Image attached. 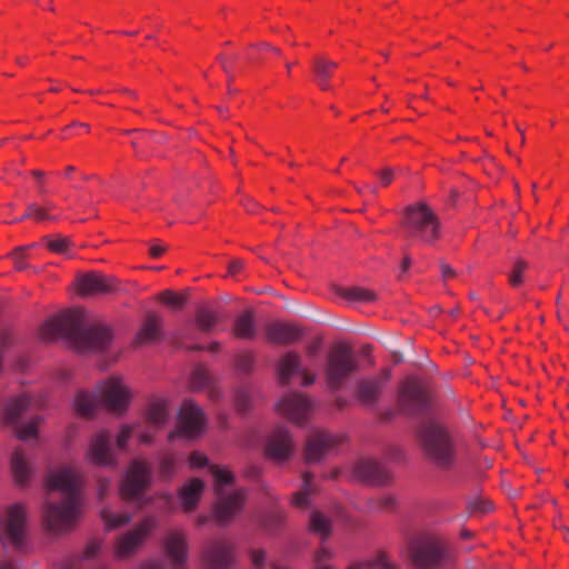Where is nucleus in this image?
Segmentation results:
<instances>
[{"instance_id":"nucleus-1","label":"nucleus","mask_w":569,"mask_h":569,"mask_svg":"<svg viewBox=\"0 0 569 569\" xmlns=\"http://www.w3.org/2000/svg\"><path fill=\"white\" fill-rule=\"evenodd\" d=\"M49 495L59 491L62 501L54 502L50 498L43 507V519L47 529L52 533L70 530L79 518L80 476L70 467H62L51 472L46 481Z\"/></svg>"},{"instance_id":"nucleus-2","label":"nucleus","mask_w":569,"mask_h":569,"mask_svg":"<svg viewBox=\"0 0 569 569\" xmlns=\"http://www.w3.org/2000/svg\"><path fill=\"white\" fill-rule=\"evenodd\" d=\"M41 337L47 341L64 339L80 352L104 350L112 341L111 330L101 323L86 325L81 310L68 311L46 321Z\"/></svg>"},{"instance_id":"nucleus-3","label":"nucleus","mask_w":569,"mask_h":569,"mask_svg":"<svg viewBox=\"0 0 569 569\" xmlns=\"http://www.w3.org/2000/svg\"><path fill=\"white\" fill-rule=\"evenodd\" d=\"M131 392L119 377H112L99 383L94 393L79 391L74 398V408L80 416L90 417L99 402L109 411L123 413L130 403Z\"/></svg>"},{"instance_id":"nucleus-4","label":"nucleus","mask_w":569,"mask_h":569,"mask_svg":"<svg viewBox=\"0 0 569 569\" xmlns=\"http://www.w3.org/2000/svg\"><path fill=\"white\" fill-rule=\"evenodd\" d=\"M419 439L427 459L437 468L450 470L457 463V448L449 431L440 423L426 422Z\"/></svg>"},{"instance_id":"nucleus-5","label":"nucleus","mask_w":569,"mask_h":569,"mask_svg":"<svg viewBox=\"0 0 569 569\" xmlns=\"http://www.w3.org/2000/svg\"><path fill=\"white\" fill-rule=\"evenodd\" d=\"M210 472L214 480V492L217 495L212 516L220 526H226L241 512L247 493L243 489L227 491L226 487L231 485L234 479L233 473L228 468L211 466Z\"/></svg>"},{"instance_id":"nucleus-6","label":"nucleus","mask_w":569,"mask_h":569,"mask_svg":"<svg viewBox=\"0 0 569 569\" xmlns=\"http://www.w3.org/2000/svg\"><path fill=\"white\" fill-rule=\"evenodd\" d=\"M402 226L411 238L425 243H431L440 236V221L425 202L406 208Z\"/></svg>"},{"instance_id":"nucleus-7","label":"nucleus","mask_w":569,"mask_h":569,"mask_svg":"<svg viewBox=\"0 0 569 569\" xmlns=\"http://www.w3.org/2000/svg\"><path fill=\"white\" fill-rule=\"evenodd\" d=\"M359 369V362L345 342L336 343L327 356L325 375L330 389L338 390Z\"/></svg>"},{"instance_id":"nucleus-8","label":"nucleus","mask_w":569,"mask_h":569,"mask_svg":"<svg viewBox=\"0 0 569 569\" xmlns=\"http://www.w3.org/2000/svg\"><path fill=\"white\" fill-rule=\"evenodd\" d=\"M152 483V468L143 460H133L120 485V496L126 501H136L142 508L150 501L143 498Z\"/></svg>"},{"instance_id":"nucleus-9","label":"nucleus","mask_w":569,"mask_h":569,"mask_svg":"<svg viewBox=\"0 0 569 569\" xmlns=\"http://www.w3.org/2000/svg\"><path fill=\"white\" fill-rule=\"evenodd\" d=\"M158 527L154 516H146L132 529L118 537L114 552L118 558H128L134 555L146 542L148 536Z\"/></svg>"},{"instance_id":"nucleus-10","label":"nucleus","mask_w":569,"mask_h":569,"mask_svg":"<svg viewBox=\"0 0 569 569\" xmlns=\"http://www.w3.org/2000/svg\"><path fill=\"white\" fill-rule=\"evenodd\" d=\"M206 418L202 409L192 400L183 401L178 416V430L169 433V440H173L180 435L187 438H193L203 432Z\"/></svg>"},{"instance_id":"nucleus-11","label":"nucleus","mask_w":569,"mask_h":569,"mask_svg":"<svg viewBox=\"0 0 569 569\" xmlns=\"http://www.w3.org/2000/svg\"><path fill=\"white\" fill-rule=\"evenodd\" d=\"M296 446L288 429L277 427L269 436L264 452L276 463H284L291 459Z\"/></svg>"},{"instance_id":"nucleus-12","label":"nucleus","mask_w":569,"mask_h":569,"mask_svg":"<svg viewBox=\"0 0 569 569\" xmlns=\"http://www.w3.org/2000/svg\"><path fill=\"white\" fill-rule=\"evenodd\" d=\"M233 547L226 539H213L204 548L202 560L206 569H230L233 565Z\"/></svg>"},{"instance_id":"nucleus-13","label":"nucleus","mask_w":569,"mask_h":569,"mask_svg":"<svg viewBox=\"0 0 569 569\" xmlns=\"http://www.w3.org/2000/svg\"><path fill=\"white\" fill-rule=\"evenodd\" d=\"M86 457L91 463L100 467H111L116 463L109 431L100 430L91 437Z\"/></svg>"},{"instance_id":"nucleus-14","label":"nucleus","mask_w":569,"mask_h":569,"mask_svg":"<svg viewBox=\"0 0 569 569\" xmlns=\"http://www.w3.org/2000/svg\"><path fill=\"white\" fill-rule=\"evenodd\" d=\"M343 440L342 437L325 430L311 433L306 443V460L318 462L329 455Z\"/></svg>"},{"instance_id":"nucleus-15","label":"nucleus","mask_w":569,"mask_h":569,"mask_svg":"<svg viewBox=\"0 0 569 569\" xmlns=\"http://www.w3.org/2000/svg\"><path fill=\"white\" fill-rule=\"evenodd\" d=\"M399 407L407 413L423 412L428 406V395L416 380L406 381L399 392Z\"/></svg>"},{"instance_id":"nucleus-16","label":"nucleus","mask_w":569,"mask_h":569,"mask_svg":"<svg viewBox=\"0 0 569 569\" xmlns=\"http://www.w3.org/2000/svg\"><path fill=\"white\" fill-rule=\"evenodd\" d=\"M278 411L298 426H302L311 409L310 400L300 392L283 397L277 405Z\"/></svg>"},{"instance_id":"nucleus-17","label":"nucleus","mask_w":569,"mask_h":569,"mask_svg":"<svg viewBox=\"0 0 569 569\" xmlns=\"http://www.w3.org/2000/svg\"><path fill=\"white\" fill-rule=\"evenodd\" d=\"M412 558L418 567H438L446 558L445 547L437 540L423 541L413 549Z\"/></svg>"},{"instance_id":"nucleus-18","label":"nucleus","mask_w":569,"mask_h":569,"mask_svg":"<svg viewBox=\"0 0 569 569\" xmlns=\"http://www.w3.org/2000/svg\"><path fill=\"white\" fill-rule=\"evenodd\" d=\"M353 476L369 485L382 486L390 480L389 471L379 462L366 458L353 466Z\"/></svg>"},{"instance_id":"nucleus-19","label":"nucleus","mask_w":569,"mask_h":569,"mask_svg":"<svg viewBox=\"0 0 569 569\" xmlns=\"http://www.w3.org/2000/svg\"><path fill=\"white\" fill-rule=\"evenodd\" d=\"M77 287L82 296L107 295L114 290V280L98 272L80 274Z\"/></svg>"},{"instance_id":"nucleus-20","label":"nucleus","mask_w":569,"mask_h":569,"mask_svg":"<svg viewBox=\"0 0 569 569\" xmlns=\"http://www.w3.org/2000/svg\"><path fill=\"white\" fill-rule=\"evenodd\" d=\"M24 507L17 503L9 508L7 520V537L16 549L22 550L24 546Z\"/></svg>"},{"instance_id":"nucleus-21","label":"nucleus","mask_w":569,"mask_h":569,"mask_svg":"<svg viewBox=\"0 0 569 569\" xmlns=\"http://www.w3.org/2000/svg\"><path fill=\"white\" fill-rule=\"evenodd\" d=\"M391 376L390 370L386 369L377 377L365 379L358 382V399L366 406L372 407L379 400L383 385Z\"/></svg>"},{"instance_id":"nucleus-22","label":"nucleus","mask_w":569,"mask_h":569,"mask_svg":"<svg viewBox=\"0 0 569 569\" xmlns=\"http://www.w3.org/2000/svg\"><path fill=\"white\" fill-rule=\"evenodd\" d=\"M164 550L171 563L179 568L187 560V537L182 531H169L164 538Z\"/></svg>"},{"instance_id":"nucleus-23","label":"nucleus","mask_w":569,"mask_h":569,"mask_svg":"<svg viewBox=\"0 0 569 569\" xmlns=\"http://www.w3.org/2000/svg\"><path fill=\"white\" fill-rule=\"evenodd\" d=\"M302 336L299 327L276 321L267 326L266 337L268 341L277 345H290L298 341Z\"/></svg>"},{"instance_id":"nucleus-24","label":"nucleus","mask_w":569,"mask_h":569,"mask_svg":"<svg viewBox=\"0 0 569 569\" xmlns=\"http://www.w3.org/2000/svg\"><path fill=\"white\" fill-rule=\"evenodd\" d=\"M34 406L36 400L27 393L10 399L3 410L4 422L18 426L20 418Z\"/></svg>"},{"instance_id":"nucleus-25","label":"nucleus","mask_w":569,"mask_h":569,"mask_svg":"<svg viewBox=\"0 0 569 569\" xmlns=\"http://www.w3.org/2000/svg\"><path fill=\"white\" fill-rule=\"evenodd\" d=\"M204 482L199 478L187 481L179 490L178 498L183 511H193L203 493Z\"/></svg>"},{"instance_id":"nucleus-26","label":"nucleus","mask_w":569,"mask_h":569,"mask_svg":"<svg viewBox=\"0 0 569 569\" xmlns=\"http://www.w3.org/2000/svg\"><path fill=\"white\" fill-rule=\"evenodd\" d=\"M162 319L156 313H149L140 330L136 335L134 345L141 346L147 343H152L162 338Z\"/></svg>"},{"instance_id":"nucleus-27","label":"nucleus","mask_w":569,"mask_h":569,"mask_svg":"<svg viewBox=\"0 0 569 569\" xmlns=\"http://www.w3.org/2000/svg\"><path fill=\"white\" fill-rule=\"evenodd\" d=\"M302 369L301 357L296 351L286 352L278 361L277 375L281 385H289Z\"/></svg>"},{"instance_id":"nucleus-28","label":"nucleus","mask_w":569,"mask_h":569,"mask_svg":"<svg viewBox=\"0 0 569 569\" xmlns=\"http://www.w3.org/2000/svg\"><path fill=\"white\" fill-rule=\"evenodd\" d=\"M11 470L13 473L14 481L19 486H24L29 482L32 475V468L22 450L17 449L13 451L11 457Z\"/></svg>"},{"instance_id":"nucleus-29","label":"nucleus","mask_w":569,"mask_h":569,"mask_svg":"<svg viewBox=\"0 0 569 569\" xmlns=\"http://www.w3.org/2000/svg\"><path fill=\"white\" fill-rule=\"evenodd\" d=\"M234 336L241 339H253L257 335V326L253 312L251 310H247L234 321L233 327Z\"/></svg>"},{"instance_id":"nucleus-30","label":"nucleus","mask_w":569,"mask_h":569,"mask_svg":"<svg viewBox=\"0 0 569 569\" xmlns=\"http://www.w3.org/2000/svg\"><path fill=\"white\" fill-rule=\"evenodd\" d=\"M335 61L327 60L325 58H317L313 61V72L316 81L322 90H329L328 79L331 77L332 71L337 68Z\"/></svg>"},{"instance_id":"nucleus-31","label":"nucleus","mask_w":569,"mask_h":569,"mask_svg":"<svg viewBox=\"0 0 569 569\" xmlns=\"http://www.w3.org/2000/svg\"><path fill=\"white\" fill-rule=\"evenodd\" d=\"M100 518L107 530H114L128 525L132 515L129 512H113L109 507H103L100 510Z\"/></svg>"},{"instance_id":"nucleus-32","label":"nucleus","mask_w":569,"mask_h":569,"mask_svg":"<svg viewBox=\"0 0 569 569\" xmlns=\"http://www.w3.org/2000/svg\"><path fill=\"white\" fill-rule=\"evenodd\" d=\"M316 492L312 483V475L309 472L302 476V487L292 495V505L300 509H306L310 505V497Z\"/></svg>"},{"instance_id":"nucleus-33","label":"nucleus","mask_w":569,"mask_h":569,"mask_svg":"<svg viewBox=\"0 0 569 569\" xmlns=\"http://www.w3.org/2000/svg\"><path fill=\"white\" fill-rule=\"evenodd\" d=\"M148 420L150 423L162 427L169 419L168 403L164 400H154L148 408Z\"/></svg>"},{"instance_id":"nucleus-34","label":"nucleus","mask_w":569,"mask_h":569,"mask_svg":"<svg viewBox=\"0 0 569 569\" xmlns=\"http://www.w3.org/2000/svg\"><path fill=\"white\" fill-rule=\"evenodd\" d=\"M338 295L348 301L372 302L376 300V292L361 287L339 288Z\"/></svg>"},{"instance_id":"nucleus-35","label":"nucleus","mask_w":569,"mask_h":569,"mask_svg":"<svg viewBox=\"0 0 569 569\" xmlns=\"http://www.w3.org/2000/svg\"><path fill=\"white\" fill-rule=\"evenodd\" d=\"M331 520L320 511H313L309 520V529L311 532L319 535L322 539H327L331 535Z\"/></svg>"},{"instance_id":"nucleus-36","label":"nucleus","mask_w":569,"mask_h":569,"mask_svg":"<svg viewBox=\"0 0 569 569\" xmlns=\"http://www.w3.org/2000/svg\"><path fill=\"white\" fill-rule=\"evenodd\" d=\"M218 322L217 316L207 308H199L196 312V323L201 331H211Z\"/></svg>"},{"instance_id":"nucleus-37","label":"nucleus","mask_w":569,"mask_h":569,"mask_svg":"<svg viewBox=\"0 0 569 569\" xmlns=\"http://www.w3.org/2000/svg\"><path fill=\"white\" fill-rule=\"evenodd\" d=\"M41 421V417H33L28 423L17 428V436L20 440L27 441L37 438L38 425Z\"/></svg>"},{"instance_id":"nucleus-38","label":"nucleus","mask_w":569,"mask_h":569,"mask_svg":"<svg viewBox=\"0 0 569 569\" xmlns=\"http://www.w3.org/2000/svg\"><path fill=\"white\" fill-rule=\"evenodd\" d=\"M159 300L174 309H181L187 299L182 295L174 293L170 290H164L159 295Z\"/></svg>"},{"instance_id":"nucleus-39","label":"nucleus","mask_w":569,"mask_h":569,"mask_svg":"<svg viewBox=\"0 0 569 569\" xmlns=\"http://www.w3.org/2000/svg\"><path fill=\"white\" fill-rule=\"evenodd\" d=\"M210 382V376L208 371L203 368H197L193 370L191 376V387L196 390H199Z\"/></svg>"},{"instance_id":"nucleus-40","label":"nucleus","mask_w":569,"mask_h":569,"mask_svg":"<svg viewBox=\"0 0 569 569\" xmlns=\"http://www.w3.org/2000/svg\"><path fill=\"white\" fill-rule=\"evenodd\" d=\"M71 241L64 237H58L57 239H48L47 247L49 250L56 253L66 254L68 252Z\"/></svg>"},{"instance_id":"nucleus-41","label":"nucleus","mask_w":569,"mask_h":569,"mask_svg":"<svg viewBox=\"0 0 569 569\" xmlns=\"http://www.w3.org/2000/svg\"><path fill=\"white\" fill-rule=\"evenodd\" d=\"M28 216L39 222L54 219L53 216L48 213L47 208L40 207L36 203H30L28 206Z\"/></svg>"},{"instance_id":"nucleus-42","label":"nucleus","mask_w":569,"mask_h":569,"mask_svg":"<svg viewBox=\"0 0 569 569\" xmlns=\"http://www.w3.org/2000/svg\"><path fill=\"white\" fill-rule=\"evenodd\" d=\"M176 472L174 460L170 456L162 457L159 462V473L164 479H170Z\"/></svg>"},{"instance_id":"nucleus-43","label":"nucleus","mask_w":569,"mask_h":569,"mask_svg":"<svg viewBox=\"0 0 569 569\" xmlns=\"http://www.w3.org/2000/svg\"><path fill=\"white\" fill-rule=\"evenodd\" d=\"M527 269V263L523 260H518L515 263L513 270L509 276L510 284L517 287L522 283V276Z\"/></svg>"},{"instance_id":"nucleus-44","label":"nucleus","mask_w":569,"mask_h":569,"mask_svg":"<svg viewBox=\"0 0 569 569\" xmlns=\"http://www.w3.org/2000/svg\"><path fill=\"white\" fill-rule=\"evenodd\" d=\"M234 402L239 411L246 412L250 408L251 397L246 390H238L234 396Z\"/></svg>"},{"instance_id":"nucleus-45","label":"nucleus","mask_w":569,"mask_h":569,"mask_svg":"<svg viewBox=\"0 0 569 569\" xmlns=\"http://www.w3.org/2000/svg\"><path fill=\"white\" fill-rule=\"evenodd\" d=\"M11 258L17 270L22 271L28 268V263L26 262L24 248H17L11 253Z\"/></svg>"},{"instance_id":"nucleus-46","label":"nucleus","mask_w":569,"mask_h":569,"mask_svg":"<svg viewBox=\"0 0 569 569\" xmlns=\"http://www.w3.org/2000/svg\"><path fill=\"white\" fill-rule=\"evenodd\" d=\"M132 427L130 426H122L121 430L119 431V433L117 435V438H116V441H117V446L119 448H123L127 443V441L130 439L131 435H132Z\"/></svg>"},{"instance_id":"nucleus-47","label":"nucleus","mask_w":569,"mask_h":569,"mask_svg":"<svg viewBox=\"0 0 569 569\" xmlns=\"http://www.w3.org/2000/svg\"><path fill=\"white\" fill-rule=\"evenodd\" d=\"M376 174L379 177L381 186L388 187L395 178V170L392 168H385L377 171Z\"/></svg>"},{"instance_id":"nucleus-48","label":"nucleus","mask_w":569,"mask_h":569,"mask_svg":"<svg viewBox=\"0 0 569 569\" xmlns=\"http://www.w3.org/2000/svg\"><path fill=\"white\" fill-rule=\"evenodd\" d=\"M252 363H253V356L250 353H243V355L239 356V358L237 360L238 368L243 372L249 371L252 368Z\"/></svg>"},{"instance_id":"nucleus-49","label":"nucleus","mask_w":569,"mask_h":569,"mask_svg":"<svg viewBox=\"0 0 569 569\" xmlns=\"http://www.w3.org/2000/svg\"><path fill=\"white\" fill-rule=\"evenodd\" d=\"M32 177L37 180L38 191L40 194H46L48 192L47 187L44 184V171L33 170L31 171Z\"/></svg>"},{"instance_id":"nucleus-50","label":"nucleus","mask_w":569,"mask_h":569,"mask_svg":"<svg viewBox=\"0 0 569 569\" xmlns=\"http://www.w3.org/2000/svg\"><path fill=\"white\" fill-rule=\"evenodd\" d=\"M396 506V500L392 496H383L377 501V509L379 510H391Z\"/></svg>"},{"instance_id":"nucleus-51","label":"nucleus","mask_w":569,"mask_h":569,"mask_svg":"<svg viewBox=\"0 0 569 569\" xmlns=\"http://www.w3.org/2000/svg\"><path fill=\"white\" fill-rule=\"evenodd\" d=\"M189 462L192 468H200L208 463V459L206 456L196 451L190 455Z\"/></svg>"},{"instance_id":"nucleus-52","label":"nucleus","mask_w":569,"mask_h":569,"mask_svg":"<svg viewBox=\"0 0 569 569\" xmlns=\"http://www.w3.org/2000/svg\"><path fill=\"white\" fill-rule=\"evenodd\" d=\"M244 262L240 259H233L228 264V274L231 277H237L239 272L243 269Z\"/></svg>"},{"instance_id":"nucleus-53","label":"nucleus","mask_w":569,"mask_h":569,"mask_svg":"<svg viewBox=\"0 0 569 569\" xmlns=\"http://www.w3.org/2000/svg\"><path fill=\"white\" fill-rule=\"evenodd\" d=\"M99 549H100L99 543H97V542H90V543L86 547V549H84V551H83V553H82L81 559L89 560V559L94 558V557L98 555Z\"/></svg>"},{"instance_id":"nucleus-54","label":"nucleus","mask_w":569,"mask_h":569,"mask_svg":"<svg viewBox=\"0 0 569 569\" xmlns=\"http://www.w3.org/2000/svg\"><path fill=\"white\" fill-rule=\"evenodd\" d=\"M250 558L256 567H260L266 560V552L260 549H254L250 552Z\"/></svg>"},{"instance_id":"nucleus-55","label":"nucleus","mask_w":569,"mask_h":569,"mask_svg":"<svg viewBox=\"0 0 569 569\" xmlns=\"http://www.w3.org/2000/svg\"><path fill=\"white\" fill-rule=\"evenodd\" d=\"M440 269L443 280L451 279L456 276L455 269L446 262L440 263Z\"/></svg>"},{"instance_id":"nucleus-56","label":"nucleus","mask_w":569,"mask_h":569,"mask_svg":"<svg viewBox=\"0 0 569 569\" xmlns=\"http://www.w3.org/2000/svg\"><path fill=\"white\" fill-rule=\"evenodd\" d=\"M109 486H110V480L108 478H101L99 479L98 481V495L100 498H103L108 490H109Z\"/></svg>"},{"instance_id":"nucleus-57","label":"nucleus","mask_w":569,"mask_h":569,"mask_svg":"<svg viewBox=\"0 0 569 569\" xmlns=\"http://www.w3.org/2000/svg\"><path fill=\"white\" fill-rule=\"evenodd\" d=\"M470 508L473 511L487 512L491 509V505L485 501H472L470 502Z\"/></svg>"},{"instance_id":"nucleus-58","label":"nucleus","mask_w":569,"mask_h":569,"mask_svg":"<svg viewBox=\"0 0 569 569\" xmlns=\"http://www.w3.org/2000/svg\"><path fill=\"white\" fill-rule=\"evenodd\" d=\"M299 375H301V377H302L301 385L305 386V387L311 386L316 381V376L310 373V372H308L305 369H301Z\"/></svg>"},{"instance_id":"nucleus-59","label":"nucleus","mask_w":569,"mask_h":569,"mask_svg":"<svg viewBox=\"0 0 569 569\" xmlns=\"http://www.w3.org/2000/svg\"><path fill=\"white\" fill-rule=\"evenodd\" d=\"M149 251L152 258H159L166 251V247L163 244L156 243L150 247Z\"/></svg>"},{"instance_id":"nucleus-60","label":"nucleus","mask_w":569,"mask_h":569,"mask_svg":"<svg viewBox=\"0 0 569 569\" xmlns=\"http://www.w3.org/2000/svg\"><path fill=\"white\" fill-rule=\"evenodd\" d=\"M320 347H321V343L319 340H315L313 342H311L310 345H308L307 347V353L310 356V357H313L318 353V351L320 350Z\"/></svg>"},{"instance_id":"nucleus-61","label":"nucleus","mask_w":569,"mask_h":569,"mask_svg":"<svg viewBox=\"0 0 569 569\" xmlns=\"http://www.w3.org/2000/svg\"><path fill=\"white\" fill-rule=\"evenodd\" d=\"M357 192L359 194H362L363 193V189H367L370 193L372 194H376L377 193V188L375 186H370V184H366L365 187H358V186H355Z\"/></svg>"},{"instance_id":"nucleus-62","label":"nucleus","mask_w":569,"mask_h":569,"mask_svg":"<svg viewBox=\"0 0 569 569\" xmlns=\"http://www.w3.org/2000/svg\"><path fill=\"white\" fill-rule=\"evenodd\" d=\"M0 569H19V568L16 563L4 560L1 562Z\"/></svg>"},{"instance_id":"nucleus-63","label":"nucleus","mask_w":569,"mask_h":569,"mask_svg":"<svg viewBox=\"0 0 569 569\" xmlns=\"http://www.w3.org/2000/svg\"><path fill=\"white\" fill-rule=\"evenodd\" d=\"M141 569H162V565L159 562H148Z\"/></svg>"},{"instance_id":"nucleus-64","label":"nucleus","mask_w":569,"mask_h":569,"mask_svg":"<svg viewBox=\"0 0 569 569\" xmlns=\"http://www.w3.org/2000/svg\"><path fill=\"white\" fill-rule=\"evenodd\" d=\"M151 440H152V437H151L149 433H141V435L139 436V441H140L141 443H150V442H151Z\"/></svg>"}]
</instances>
